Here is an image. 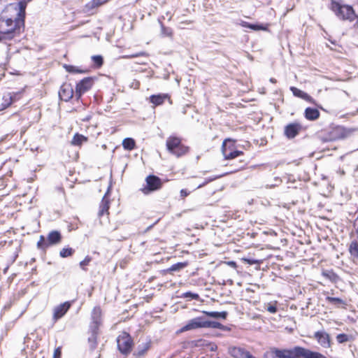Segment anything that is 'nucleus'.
<instances>
[{
  "label": "nucleus",
  "instance_id": "1",
  "mask_svg": "<svg viewBox=\"0 0 358 358\" xmlns=\"http://www.w3.org/2000/svg\"><path fill=\"white\" fill-rule=\"evenodd\" d=\"M26 1L10 4L0 14V40L11 38L24 24Z\"/></svg>",
  "mask_w": 358,
  "mask_h": 358
},
{
  "label": "nucleus",
  "instance_id": "2",
  "mask_svg": "<svg viewBox=\"0 0 358 358\" xmlns=\"http://www.w3.org/2000/svg\"><path fill=\"white\" fill-rule=\"evenodd\" d=\"M331 9L335 13L336 15L341 20L351 22L357 17L352 7L350 6L332 2Z\"/></svg>",
  "mask_w": 358,
  "mask_h": 358
},
{
  "label": "nucleus",
  "instance_id": "3",
  "mask_svg": "<svg viewBox=\"0 0 358 358\" xmlns=\"http://www.w3.org/2000/svg\"><path fill=\"white\" fill-rule=\"evenodd\" d=\"M166 145L168 151L177 157L185 155L189 150L188 147L182 144L180 138L176 136H169Z\"/></svg>",
  "mask_w": 358,
  "mask_h": 358
},
{
  "label": "nucleus",
  "instance_id": "4",
  "mask_svg": "<svg viewBox=\"0 0 358 358\" xmlns=\"http://www.w3.org/2000/svg\"><path fill=\"white\" fill-rule=\"evenodd\" d=\"M117 348L124 355L129 354L133 345V341L130 335L126 332H122L117 338Z\"/></svg>",
  "mask_w": 358,
  "mask_h": 358
},
{
  "label": "nucleus",
  "instance_id": "5",
  "mask_svg": "<svg viewBox=\"0 0 358 358\" xmlns=\"http://www.w3.org/2000/svg\"><path fill=\"white\" fill-rule=\"evenodd\" d=\"M202 328H206V320L203 316H199L188 320L178 332L182 333Z\"/></svg>",
  "mask_w": 358,
  "mask_h": 358
},
{
  "label": "nucleus",
  "instance_id": "6",
  "mask_svg": "<svg viewBox=\"0 0 358 358\" xmlns=\"http://www.w3.org/2000/svg\"><path fill=\"white\" fill-rule=\"evenodd\" d=\"M222 152L225 159H234L243 154L242 151L234 150V144L230 139L224 141L222 146Z\"/></svg>",
  "mask_w": 358,
  "mask_h": 358
},
{
  "label": "nucleus",
  "instance_id": "7",
  "mask_svg": "<svg viewBox=\"0 0 358 358\" xmlns=\"http://www.w3.org/2000/svg\"><path fill=\"white\" fill-rule=\"evenodd\" d=\"M145 181L147 185L142 189L143 192L145 194L159 189L162 185L161 179L156 176H148L145 179Z\"/></svg>",
  "mask_w": 358,
  "mask_h": 358
},
{
  "label": "nucleus",
  "instance_id": "8",
  "mask_svg": "<svg viewBox=\"0 0 358 358\" xmlns=\"http://www.w3.org/2000/svg\"><path fill=\"white\" fill-rule=\"evenodd\" d=\"M93 79L91 77H87L77 83L76 87V96L78 99L80 96L87 92L93 85Z\"/></svg>",
  "mask_w": 358,
  "mask_h": 358
},
{
  "label": "nucleus",
  "instance_id": "9",
  "mask_svg": "<svg viewBox=\"0 0 358 358\" xmlns=\"http://www.w3.org/2000/svg\"><path fill=\"white\" fill-rule=\"evenodd\" d=\"M313 338L323 348H329L331 347V340L330 335L324 330L317 331L314 333Z\"/></svg>",
  "mask_w": 358,
  "mask_h": 358
},
{
  "label": "nucleus",
  "instance_id": "10",
  "mask_svg": "<svg viewBox=\"0 0 358 358\" xmlns=\"http://www.w3.org/2000/svg\"><path fill=\"white\" fill-rule=\"evenodd\" d=\"M301 347L296 346L291 350H277L273 351L275 358H301L299 352Z\"/></svg>",
  "mask_w": 358,
  "mask_h": 358
},
{
  "label": "nucleus",
  "instance_id": "11",
  "mask_svg": "<svg viewBox=\"0 0 358 358\" xmlns=\"http://www.w3.org/2000/svg\"><path fill=\"white\" fill-rule=\"evenodd\" d=\"M71 303L69 301H66L56 307L53 310V320L55 322L62 318L66 312L69 310Z\"/></svg>",
  "mask_w": 358,
  "mask_h": 358
},
{
  "label": "nucleus",
  "instance_id": "12",
  "mask_svg": "<svg viewBox=\"0 0 358 358\" xmlns=\"http://www.w3.org/2000/svg\"><path fill=\"white\" fill-rule=\"evenodd\" d=\"M302 129V126L296 122L290 123L285 126L284 134L288 138H293L296 136Z\"/></svg>",
  "mask_w": 358,
  "mask_h": 358
},
{
  "label": "nucleus",
  "instance_id": "13",
  "mask_svg": "<svg viewBox=\"0 0 358 358\" xmlns=\"http://www.w3.org/2000/svg\"><path fill=\"white\" fill-rule=\"evenodd\" d=\"M60 99L64 101H69L73 96V89L71 84H64L59 91Z\"/></svg>",
  "mask_w": 358,
  "mask_h": 358
},
{
  "label": "nucleus",
  "instance_id": "14",
  "mask_svg": "<svg viewBox=\"0 0 358 358\" xmlns=\"http://www.w3.org/2000/svg\"><path fill=\"white\" fill-rule=\"evenodd\" d=\"M350 134L349 131L347 130L343 127H334L331 131V139L336 140V139H342L346 138Z\"/></svg>",
  "mask_w": 358,
  "mask_h": 358
},
{
  "label": "nucleus",
  "instance_id": "15",
  "mask_svg": "<svg viewBox=\"0 0 358 358\" xmlns=\"http://www.w3.org/2000/svg\"><path fill=\"white\" fill-rule=\"evenodd\" d=\"M299 355L301 356V358H327L326 356L319 352L312 351L309 349L302 347L301 350H299Z\"/></svg>",
  "mask_w": 358,
  "mask_h": 358
},
{
  "label": "nucleus",
  "instance_id": "16",
  "mask_svg": "<svg viewBox=\"0 0 358 358\" xmlns=\"http://www.w3.org/2000/svg\"><path fill=\"white\" fill-rule=\"evenodd\" d=\"M101 310L99 307H95L92 313V322L90 328L99 329L101 323Z\"/></svg>",
  "mask_w": 358,
  "mask_h": 358
},
{
  "label": "nucleus",
  "instance_id": "17",
  "mask_svg": "<svg viewBox=\"0 0 358 358\" xmlns=\"http://www.w3.org/2000/svg\"><path fill=\"white\" fill-rule=\"evenodd\" d=\"M108 191L105 194L103 197L102 198V200L100 203L99 206V210L98 212V215L99 217L103 215L105 213H108V209H109V199L108 196Z\"/></svg>",
  "mask_w": 358,
  "mask_h": 358
},
{
  "label": "nucleus",
  "instance_id": "18",
  "mask_svg": "<svg viewBox=\"0 0 358 358\" xmlns=\"http://www.w3.org/2000/svg\"><path fill=\"white\" fill-rule=\"evenodd\" d=\"M62 241V235L58 231H50L47 237V242L48 246L52 245H56L61 242Z\"/></svg>",
  "mask_w": 358,
  "mask_h": 358
},
{
  "label": "nucleus",
  "instance_id": "19",
  "mask_svg": "<svg viewBox=\"0 0 358 358\" xmlns=\"http://www.w3.org/2000/svg\"><path fill=\"white\" fill-rule=\"evenodd\" d=\"M326 301L336 308H345V306L347 305L344 300L337 297L327 296L326 297Z\"/></svg>",
  "mask_w": 358,
  "mask_h": 358
},
{
  "label": "nucleus",
  "instance_id": "20",
  "mask_svg": "<svg viewBox=\"0 0 358 358\" xmlns=\"http://www.w3.org/2000/svg\"><path fill=\"white\" fill-rule=\"evenodd\" d=\"M248 352L240 347H234L230 349V354L234 358H245Z\"/></svg>",
  "mask_w": 358,
  "mask_h": 358
},
{
  "label": "nucleus",
  "instance_id": "21",
  "mask_svg": "<svg viewBox=\"0 0 358 358\" xmlns=\"http://www.w3.org/2000/svg\"><path fill=\"white\" fill-rule=\"evenodd\" d=\"M169 96L166 94L152 95L150 97V101L155 106H159L164 103L165 99H168Z\"/></svg>",
  "mask_w": 358,
  "mask_h": 358
},
{
  "label": "nucleus",
  "instance_id": "22",
  "mask_svg": "<svg viewBox=\"0 0 358 358\" xmlns=\"http://www.w3.org/2000/svg\"><path fill=\"white\" fill-rule=\"evenodd\" d=\"M320 116V112L316 108H307L305 110V117L309 120H315Z\"/></svg>",
  "mask_w": 358,
  "mask_h": 358
},
{
  "label": "nucleus",
  "instance_id": "23",
  "mask_svg": "<svg viewBox=\"0 0 358 358\" xmlns=\"http://www.w3.org/2000/svg\"><path fill=\"white\" fill-rule=\"evenodd\" d=\"M92 334L88 338V342L90 343V348L91 350H94L96 347V338L98 334V329L90 328Z\"/></svg>",
  "mask_w": 358,
  "mask_h": 358
},
{
  "label": "nucleus",
  "instance_id": "24",
  "mask_svg": "<svg viewBox=\"0 0 358 358\" xmlns=\"http://www.w3.org/2000/svg\"><path fill=\"white\" fill-rule=\"evenodd\" d=\"M150 347V343H143L138 346L137 350L134 352V355L141 357L144 355Z\"/></svg>",
  "mask_w": 358,
  "mask_h": 358
},
{
  "label": "nucleus",
  "instance_id": "25",
  "mask_svg": "<svg viewBox=\"0 0 358 358\" xmlns=\"http://www.w3.org/2000/svg\"><path fill=\"white\" fill-rule=\"evenodd\" d=\"M87 141V137L77 133L73 136L71 141V144L73 145L80 146L84 142H86Z\"/></svg>",
  "mask_w": 358,
  "mask_h": 358
},
{
  "label": "nucleus",
  "instance_id": "26",
  "mask_svg": "<svg viewBox=\"0 0 358 358\" xmlns=\"http://www.w3.org/2000/svg\"><path fill=\"white\" fill-rule=\"evenodd\" d=\"M203 313L208 317H213V318L226 319L227 315V313L226 311H222V312L203 311Z\"/></svg>",
  "mask_w": 358,
  "mask_h": 358
},
{
  "label": "nucleus",
  "instance_id": "27",
  "mask_svg": "<svg viewBox=\"0 0 358 358\" xmlns=\"http://www.w3.org/2000/svg\"><path fill=\"white\" fill-rule=\"evenodd\" d=\"M206 328L220 329L224 331H228L229 329L220 322L206 320Z\"/></svg>",
  "mask_w": 358,
  "mask_h": 358
},
{
  "label": "nucleus",
  "instance_id": "28",
  "mask_svg": "<svg viewBox=\"0 0 358 358\" xmlns=\"http://www.w3.org/2000/svg\"><path fill=\"white\" fill-rule=\"evenodd\" d=\"M63 66L67 72L71 73H85L87 72L86 70L80 69L78 66L73 65L64 64Z\"/></svg>",
  "mask_w": 358,
  "mask_h": 358
},
{
  "label": "nucleus",
  "instance_id": "29",
  "mask_svg": "<svg viewBox=\"0 0 358 358\" xmlns=\"http://www.w3.org/2000/svg\"><path fill=\"white\" fill-rule=\"evenodd\" d=\"M349 252L351 256L355 258L358 257V238L351 242L349 247Z\"/></svg>",
  "mask_w": 358,
  "mask_h": 358
},
{
  "label": "nucleus",
  "instance_id": "30",
  "mask_svg": "<svg viewBox=\"0 0 358 358\" xmlns=\"http://www.w3.org/2000/svg\"><path fill=\"white\" fill-rule=\"evenodd\" d=\"M122 146L125 150H131L135 148V141L131 138H124L122 141Z\"/></svg>",
  "mask_w": 358,
  "mask_h": 358
},
{
  "label": "nucleus",
  "instance_id": "31",
  "mask_svg": "<svg viewBox=\"0 0 358 358\" xmlns=\"http://www.w3.org/2000/svg\"><path fill=\"white\" fill-rule=\"evenodd\" d=\"M290 90L292 92L293 94L297 97H300L304 99H307L309 98V96L307 93L303 92L302 90L295 87H291Z\"/></svg>",
  "mask_w": 358,
  "mask_h": 358
},
{
  "label": "nucleus",
  "instance_id": "32",
  "mask_svg": "<svg viewBox=\"0 0 358 358\" xmlns=\"http://www.w3.org/2000/svg\"><path fill=\"white\" fill-rule=\"evenodd\" d=\"M187 266V262H178L177 264H175L172 265L170 268L167 269L168 272H173V271H179L184 268H185Z\"/></svg>",
  "mask_w": 358,
  "mask_h": 358
},
{
  "label": "nucleus",
  "instance_id": "33",
  "mask_svg": "<svg viewBox=\"0 0 358 358\" xmlns=\"http://www.w3.org/2000/svg\"><path fill=\"white\" fill-rule=\"evenodd\" d=\"M161 25V35L163 37H172L173 31L170 27H166L162 22H160Z\"/></svg>",
  "mask_w": 358,
  "mask_h": 358
},
{
  "label": "nucleus",
  "instance_id": "34",
  "mask_svg": "<svg viewBox=\"0 0 358 358\" xmlns=\"http://www.w3.org/2000/svg\"><path fill=\"white\" fill-rule=\"evenodd\" d=\"M3 102L2 105L3 106V108H6L8 107L14 101V98L10 93H8L3 96Z\"/></svg>",
  "mask_w": 358,
  "mask_h": 358
},
{
  "label": "nucleus",
  "instance_id": "35",
  "mask_svg": "<svg viewBox=\"0 0 358 358\" xmlns=\"http://www.w3.org/2000/svg\"><path fill=\"white\" fill-rule=\"evenodd\" d=\"M73 252H74V250L73 248H63L62 250H61V251L59 252V255L62 258H66V257L71 256L73 254Z\"/></svg>",
  "mask_w": 358,
  "mask_h": 358
},
{
  "label": "nucleus",
  "instance_id": "36",
  "mask_svg": "<svg viewBox=\"0 0 358 358\" xmlns=\"http://www.w3.org/2000/svg\"><path fill=\"white\" fill-rule=\"evenodd\" d=\"M108 0H92L91 2H90L87 4V6L90 8H94L96 7H98L104 3L107 2Z\"/></svg>",
  "mask_w": 358,
  "mask_h": 358
},
{
  "label": "nucleus",
  "instance_id": "37",
  "mask_svg": "<svg viewBox=\"0 0 358 358\" xmlns=\"http://www.w3.org/2000/svg\"><path fill=\"white\" fill-rule=\"evenodd\" d=\"M350 340V336L345 334H339L336 336V341L338 343H344Z\"/></svg>",
  "mask_w": 358,
  "mask_h": 358
},
{
  "label": "nucleus",
  "instance_id": "38",
  "mask_svg": "<svg viewBox=\"0 0 358 358\" xmlns=\"http://www.w3.org/2000/svg\"><path fill=\"white\" fill-rule=\"evenodd\" d=\"M37 247L40 249L45 250L48 246V242L45 241V238L43 236H40V239L37 243Z\"/></svg>",
  "mask_w": 358,
  "mask_h": 358
},
{
  "label": "nucleus",
  "instance_id": "39",
  "mask_svg": "<svg viewBox=\"0 0 358 358\" xmlns=\"http://www.w3.org/2000/svg\"><path fill=\"white\" fill-rule=\"evenodd\" d=\"M92 59L97 67L102 66L103 59L101 55H94L92 57Z\"/></svg>",
  "mask_w": 358,
  "mask_h": 358
},
{
  "label": "nucleus",
  "instance_id": "40",
  "mask_svg": "<svg viewBox=\"0 0 358 358\" xmlns=\"http://www.w3.org/2000/svg\"><path fill=\"white\" fill-rule=\"evenodd\" d=\"M182 296L184 298H189H189H191L192 299H195V300H197L199 298V296L198 294L192 293L191 292H187L184 293L182 294Z\"/></svg>",
  "mask_w": 358,
  "mask_h": 358
},
{
  "label": "nucleus",
  "instance_id": "41",
  "mask_svg": "<svg viewBox=\"0 0 358 358\" xmlns=\"http://www.w3.org/2000/svg\"><path fill=\"white\" fill-rule=\"evenodd\" d=\"M92 258L90 256H86L85 258L80 262V267L85 270V266H87L91 262Z\"/></svg>",
  "mask_w": 358,
  "mask_h": 358
},
{
  "label": "nucleus",
  "instance_id": "42",
  "mask_svg": "<svg viewBox=\"0 0 358 358\" xmlns=\"http://www.w3.org/2000/svg\"><path fill=\"white\" fill-rule=\"evenodd\" d=\"M192 343L194 344V346H196V347L207 345V341L203 339H199V340L192 341Z\"/></svg>",
  "mask_w": 358,
  "mask_h": 358
},
{
  "label": "nucleus",
  "instance_id": "43",
  "mask_svg": "<svg viewBox=\"0 0 358 358\" xmlns=\"http://www.w3.org/2000/svg\"><path fill=\"white\" fill-rule=\"evenodd\" d=\"M249 29H251L255 31L266 29V28L263 25L255 24H251Z\"/></svg>",
  "mask_w": 358,
  "mask_h": 358
},
{
  "label": "nucleus",
  "instance_id": "44",
  "mask_svg": "<svg viewBox=\"0 0 358 358\" xmlns=\"http://www.w3.org/2000/svg\"><path fill=\"white\" fill-rule=\"evenodd\" d=\"M145 55V52H138V53H136V54H134V55L124 56L123 57L124 58H133V57H137L143 56V55Z\"/></svg>",
  "mask_w": 358,
  "mask_h": 358
},
{
  "label": "nucleus",
  "instance_id": "45",
  "mask_svg": "<svg viewBox=\"0 0 358 358\" xmlns=\"http://www.w3.org/2000/svg\"><path fill=\"white\" fill-rule=\"evenodd\" d=\"M266 310L271 313H275L277 311V308L274 305H268Z\"/></svg>",
  "mask_w": 358,
  "mask_h": 358
},
{
  "label": "nucleus",
  "instance_id": "46",
  "mask_svg": "<svg viewBox=\"0 0 358 358\" xmlns=\"http://www.w3.org/2000/svg\"><path fill=\"white\" fill-rule=\"evenodd\" d=\"M61 349L60 348H57L54 351L53 358H60L61 357Z\"/></svg>",
  "mask_w": 358,
  "mask_h": 358
},
{
  "label": "nucleus",
  "instance_id": "47",
  "mask_svg": "<svg viewBox=\"0 0 358 358\" xmlns=\"http://www.w3.org/2000/svg\"><path fill=\"white\" fill-rule=\"evenodd\" d=\"M250 23L248 22H244L243 21L241 23V25L243 27H246V28H250Z\"/></svg>",
  "mask_w": 358,
  "mask_h": 358
},
{
  "label": "nucleus",
  "instance_id": "48",
  "mask_svg": "<svg viewBox=\"0 0 358 358\" xmlns=\"http://www.w3.org/2000/svg\"><path fill=\"white\" fill-rule=\"evenodd\" d=\"M139 87V83L138 81H134L132 83L131 87H134L135 89L138 88Z\"/></svg>",
  "mask_w": 358,
  "mask_h": 358
},
{
  "label": "nucleus",
  "instance_id": "49",
  "mask_svg": "<svg viewBox=\"0 0 358 358\" xmlns=\"http://www.w3.org/2000/svg\"><path fill=\"white\" fill-rule=\"evenodd\" d=\"M189 194L187 192L185 189H182L180 191V196L182 197L187 196Z\"/></svg>",
  "mask_w": 358,
  "mask_h": 358
},
{
  "label": "nucleus",
  "instance_id": "50",
  "mask_svg": "<svg viewBox=\"0 0 358 358\" xmlns=\"http://www.w3.org/2000/svg\"><path fill=\"white\" fill-rule=\"evenodd\" d=\"M211 180H208L206 181V182H203V184L199 185L197 187V188H200V187H201L204 186L206 184H207L208 182H210V181H211Z\"/></svg>",
  "mask_w": 358,
  "mask_h": 358
},
{
  "label": "nucleus",
  "instance_id": "51",
  "mask_svg": "<svg viewBox=\"0 0 358 358\" xmlns=\"http://www.w3.org/2000/svg\"><path fill=\"white\" fill-rule=\"evenodd\" d=\"M245 358H255V357L254 356H252L250 352H248Z\"/></svg>",
  "mask_w": 358,
  "mask_h": 358
},
{
  "label": "nucleus",
  "instance_id": "52",
  "mask_svg": "<svg viewBox=\"0 0 358 358\" xmlns=\"http://www.w3.org/2000/svg\"><path fill=\"white\" fill-rule=\"evenodd\" d=\"M270 82L272 83H276V80L275 78H270Z\"/></svg>",
  "mask_w": 358,
  "mask_h": 358
},
{
  "label": "nucleus",
  "instance_id": "53",
  "mask_svg": "<svg viewBox=\"0 0 358 358\" xmlns=\"http://www.w3.org/2000/svg\"><path fill=\"white\" fill-rule=\"evenodd\" d=\"M248 262L249 264H252L255 263V262H256V261H254V260H250V259H249V260H248Z\"/></svg>",
  "mask_w": 358,
  "mask_h": 358
},
{
  "label": "nucleus",
  "instance_id": "54",
  "mask_svg": "<svg viewBox=\"0 0 358 358\" xmlns=\"http://www.w3.org/2000/svg\"><path fill=\"white\" fill-rule=\"evenodd\" d=\"M217 348V346L216 345H213L212 348H211V350L213 351V350H215Z\"/></svg>",
  "mask_w": 358,
  "mask_h": 358
},
{
  "label": "nucleus",
  "instance_id": "55",
  "mask_svg": "<svg viewBox=\"0 0 358 358\" xmlns=\"http://www.w3.org/2000/svg\"><path fill=\"white\" fill-rule=\"evenodd\" d=\"M323 275H324V276H327V277H328V278H330L329 275L328 273H327L326 272H323Z\"/></svg>",
  "mask_w": 358,
  "mask_h": 358
},
{
  "label": "nucleus",
  "instance_id": "56",
  "mask_svg": "<svg viewBox=\"0 0 358 358\" xmlns=\"http://www.w3.org/2000/svg\"><path fill=\"white\" fill-rule=\"evenodd\" d=\"M31 0H23L22 1H26V6L27 5V3L29 2Z\"/></svg>",
  "mask_w": 358,
  "mask_h": 358
},
{
  "label": "nucleus",
  "instance_id": "57",
  "mask_svg": "<svg viewBox=\"0 0 358 358\" xmlns=\"http://www.w3.org/2000/svg\"><path fill=\"white\" fill-rule=\"evenodd\" d=\"M43 358H44V357H43Z\"/></svg>",
  "mask_w": 358,
  "mask_h": 358
}]
</instances>
